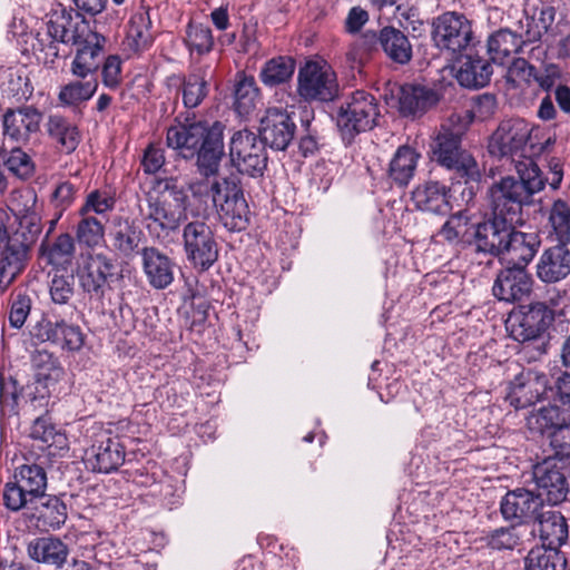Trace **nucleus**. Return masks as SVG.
Returning a JSON list of instances; mask_svg holds the SVG:
<instances>
[{"label":"nucleus","mask_w":570,"mask_h":570,"mask_svg":"<svg viewBox=\"0 0 570 570\" xmlns=\"http://www.w3.org/2000/svg\"><path fill=\"white\" fill-rule=\"evenodd\" d=\"M469 224L468 216L459 212L451 215L448 220L443 224L438 233V236L448 243H458L462 236L466 233V226Z\"/></svg>","instance_id":"052dcab7"},{"label":"nucleus","mask_w":570,"mask_h":570,"mask_svg":"<svg viewBox=\"0 0 570 570\" xmlns=\"http://www.w3.org/2000/svg\"><path fill=\"white\" fill-rule=\"evenodd\" d=\"M188 196L177 179L158 183L155 193H148L140 215L149 235L160 244L174 242L183 223L187 220Z\"/></svg>","instance_id":"7ed1b4c3"},{"label":"nucleus","mask_w":570,"mask_h":570,"mask_svg":"<svg viewBox=\"0 0 570 570\" xmlns=\"http://www.w3.org/2000/svg\"><path fill=\"white\" fill-rule=\"evenodd\" d=\"M142 268L150 286L156 289L168 287L174 281V262L155 247L141 250Z\"/></svg>","instance_id":"7c9ffc66"},{"label":"nucleus","mask_w":570,"mask_h":570,"mask_svg":"<svg viewBox=\"0 0 570 570\" xmlns=\"http://www.w3.org/2000/svg\"><path fill=\"white\" fill-rule=\"evenodd\" d=\"M31 298L24 293H19L14 296L9 311V324L11 327L20 330L24 325L31 311Z\"/></svg>","instance_id":"0e129e2a"},{"label":"nucleus","mask_w":570,"mask_h":570,"mask_svg":"<svg viewBox=\"0 0 570 570\" xmlns=\"http://www.w3.org/2000/svg\"><path fill=\"white\" fill-rule=\"evenodd\" d=\"M338 92L336 73L326 61H306L297 73V94L304 101H331Z\"/></svg>","instance_id":"6e6552de"},{"label":"nucleus","mask_w":570,"mask_h":570,"mask_svg":"<svg viewBox=\"0 0 570 570\" xmlns=\"http://www.w3.org/2000/svg\"><path fill=\"white\" fill-rule=\"evenodd\" d=\"M493 73L489 60L479 56H465L456 70V80L466 88H481L489 83Z\"/></svg>","instance_id":"4c0bfd02"},{"label":"nucleus","mask_w":570,"mask_h":570,"mask_svg":"<svg viewBox=\"0 0 570 570\" xmlns=\"http://www.w3.org/2000/svg\"><path fill=\"white\" fill-rule=\"evenodd\" d=\"M165 165V150L159 144H149L144 151L141 167L145 174H157Z\"/></svg>","instance_id":"774afa93"},{"label":"nucleus","mask_w":570,"mask_h":570,"mask_svg":"<svg viewBox=\"0 0 570 570\" xmlns=\"http://www.w3.org/2000/svg\"><path fill=\"white\" fill-rule=\"evenodd\" d=\"M562 557L560 550L535 546L524 559L525 570H557Z\"/></svg>","instance_id":"3c124183"},{"label":"nucleus","mask_w":570,"mask_h":570,"mask_svg":"<svg viewBox=\"0 0 570 570\" xmlns=\"http://www.w3.org/2000/svg\"><path fill=\"white\" fill-rule=\"evenodd\" d=\"M543 507L541 494H535L524 488L508 491L500 502V511L505 521L515 524L535 520Z\"/></svg>","instance_id":"6ab92c4d"},{"label":"nucleus","mask_w":570,"mask_h":570,"mask_svg":"<svg viewBox=\"0 0 570 570\" xmlns=\"http://www.w3.org/2000/svg\"><path fill=\"white\" fill-rule=\"evenodd\" d=\"M530 125L520 118L505 119L500 122L489 140V153L498 158L514 160L521 157L530 138Z\"/></svg>","instance_id":"ddd939ff"},{"label":"nucleus","mask_w":570,"mask_h":570,"mask_svg":"<svg viewBox=\"0 0 570 570\" xmlns=\"http://www.w3.org/2000/svg\"><path fill=\"white\" fill-rule=\"evenodd\" d=\"M449 189L439 181H426L412 191L416 209L436 215H446L451 210Z\"/></svg>","instance_id":"473e14b6"},{"label":"nucleus","mask_w":570,"mask_h":570,"mask_svg":"<svg viewBox=\"0 0 570 570\" xmlns=\"http://www.w3.org/2000/svg\"><path fill=\"white\" fill-rule=\"evenodd\" d=\"M568 469L556 459H547L533 468V479L541 497L544 494L550 504L563 502L570 491L567 480Z\"/></svg>","instance_id":"f3484780"},{"label":"nucleus","mask_w":570,"mask_h":570,"mask_svg":"<svg viewBox=\"0 0 570 570\" xmlns=\"http://www.w3.org/2000/svg\"><path fill=\"white\" fill-rule=\"evenodd\" d=\"M185 42L190 50L196 51L198 55L208 53L214 47L212 29L203 23H189L186 30Z\"/></svg>","instance_id":"864d4df0"},{"label":"nucleus","mask_w":570,"mask_h":570,"mask_svg":"<svg viewBox=\"0 0 570 570\" xmlns=\"http://www.w3.org/2000/svg\"><path fill=\"white\" fill-rule=\"evenodd\" d=\"M296 125L285 109L268 108L261 119L259 138L275 150H285L295 137Z\"/></svg>","instance_id":"2eb2a0df"},{"label":"nucleus","mask_w":570,"mask_h":570,"mask_svg":"<svg viewBox=\"0 0 570 570\" xmlns=\"http://www.w3.org/2000/svg\"><path fill=\"white\" fill-rule=\"evenodd\" d=\"M569 274L570 250L566 244H557L543 250L537 264V276L541 282L558 283Z\"/></svg>","instance_id":"cd10ccee"},{"label":"nucleus","mask_w":570,"mask_h":570,"mask_svg":"<svg viewBox=\"0 0 570 570\" xmlns=\"http://www.w3.org/2000/svg\"><path fill=\"white\" fill-rule=\"evenodd\" d=\"M546 374L534 371H522L510 383L507 399L515 409H524L540 401L547 393Z\"/></svg>","instance_id":"5701e85b"},{"label":"nucleus","mask_w":570,"mask_h":570,"mask_svg":"<svg viewBox=\"0 0 570 570\" xmlns=\"http://www.w3.org/2000/svg\"><path fill=\"white\" fill-rule=\"evenodd\" d=\"M532 284V277L525 267L511 265L499 272L492 291L498 299L514 303L530 296Z\"/></svg>","instance_id":"412c9836"},{"label":"nucleus","mask_w":570,"mask_h":570,"mask_svg":"<svg viewBox=\"0 0 570 570\" xmlns=\"http://www.w3.org/2000/svg\"><path fill=\"white\" fill-rule=\"evenodd\" d=\"M541 245L537 232L515 230L511 226L500 259L513 266L525 267L535 256Z\"/></svg>","instance_id":"bb28decb"},{"label":"nucleus","mask_w":570,"mask_h":570,"mask_svg":"<svg viewBox=\"0 0 570 570\" xmlns=\"http://www.w3.org/2000/svg\"><path fill=\"white\" fill-rule=\"evenodd\" d=\"M47 489V470L39 463L26 462L14 469L12 480L4 484L3 505L11 512L31 509L43 498Z\"/></svg>","instance_id":"39448f33"},{"label":"nucleus","mask_w":570,"mask_h":570,"mask_svg":"<svg viewBox=\"0 0 570 570\" xmlns=\"http://www.w3.org/2000/svg\"><path fill=\"white\" fill-rule=\"evenodd\" d=\"M41 233V226L36 214L24 215L20 220L19 227L10 234V236H18L23 244L31 248L36 243L39 234Z\"/></svg>","instance_id":"69168bd1"},{"label":"nucleus","mask_w":570,"mask_h":570,"mask_svg":"<svg viewBox=\"0 0 570 570\" xmlns=\"http://www.w3.org/2000/svg\"><path fill=\"white\" fill-rule=\"evenodd\" d=\"M181 237L186 258L195 268L207 271L217 262L218 244L205 219L187 222Z\"/></svg>","instance_id":"1a4fd4ad"},{"label":"nucleus","mask_w":570,"mask_h":570,"mask_svg":"<svg viewBox=\"0 0 570 570\" xmlns=\"http://www.w3.org/2000/svg\"><path fill=\"white\" fill-rule=\"evenodd\" d=\"M76 238L68 233L60 234L48 250L49 263L59 264L68 262L76 249Z\"/></svg>","instance_id":"e2e57ef3"},{"label":"nucleus","mask_w":570,"mask_h":570,"mask_svg":"<svg viewBox=\"0 0 570 570\" xmlns=\"http://www.w3.org/2000/svg\"><path fill=\"white\" fill-rule=\"evenodd\" d=\"M379 115L377 104L371 94L363 90L353 92L337 111L336 122L343 140L350 144L356 135L371 130Z\"/></svg>","instance_id":"423d86ee"},{"label":"nucleus","mask_w":570,"mask_h":570,"mask_svg":"<svg viewBox=\"0 0 570 570\" xmlns=\"http://www.w3.org/2000/svg\"><path fill=\"white\" fill-rule=\"evenodd\" d=\"M116 206V197L108 190L94 189L87 194L83 204L78 210L79 216L105 215Z\"/></svg>","instance_id":"603ef678"},{"label":"nucleus","mask_w":570,"mask_h":570,"mask_svg":"<svg viewBox=\"0 0 570 570\" xmlns=\"http://www.w3.org/2000/svg\"><path fill=\"white\" fill-rule=\"evenodd\" d=\"M421 155L407 145L400 146L390 160L387 178L397 187H406L414 178Z\"/></svg>","instance_id":"c9c22d12"},{"label":"nucleus","mask_w":570,"mask_h":570,"mask_svg":"<svg viewBox=\"0 0 570 570\" xmlns=\"http://www.w3.org/2000/svg\"><path fill=\"white\" fill-rule=\"evenodd\" d=\"M144 233L136 223L122 216L112 219L109 238L112 248L124 257H131L138 252Z\"/></svg>","instance_id":"2f4dec72"},{"label":"nucleus","mask_w":570,"mask_h":570,"mask_svg":"<svg viewBox=\"0 0 570 570\" xmlns=\"http://www.w3.org/2000/svg\"><path fill=\"white\" fill-rule=\"evenodd\" d=\"M208 95V81L202 71L185 77L181 85L183 102L186 108L198 107Z\"/></svg>","instance_id":"8fccbe9b"},{"label":"nucleus","mask_w":570,"mask_h":570,"mask_svg":"<svg viewBox=\"0 0 570 570\" xmlns=\"http://www.w3.org/2000/svg\"><path fill=\"white\" fill-rule=\"evenodd\" d=\"M124 460L125 452L119 441L105 432L86 451V464L95 472L110 473L117 470Z\"/></svg>","instance_id":"b1692460"},{"label":"nucleus","mask_w":570,"mask_h":570,"mask_svg":"<svg viewBox=\"0 0 570 570\" xmlns=\"http://www.w3.org/2000/svg\"><path fill=\"white\" fill-rule=\"evenodd\" d=\"M511 226L515 224L503 222L488 214L485 220L479 223L474 233V245L478 252L501 257Z\"/></svg>","instance_id":"a878e982"},{"label":"nucleus","mask_w":570,"mask_h":570,"mask_svg":"<svg viewBox=\"0 0 570 570\" xmlns=\"http://www.w3.org/2000/svg\"><path fill=\"white\" fill-rule=\"evenodd\" d=\"M432 27L434 45L453 53L466 49L473 38L471 21L464 14L454 11L440 14L434 19Z\"/></svg>","instance_id":"f8f14e48"},{"label":"nucleus","mask_w":570,"mask_h":570,"mask_svg":"<svg viewBox=\"0 0 570 570\" xmlns=\"http://www.w3.org/2000/svg\"><path fill=\"white\" fill-rule=\"evenodd\" d=\"M98 89V81L91 77L85 81L73 80L60 88L58 100L62 106L71 107L89 100Z\"/></svg>","instance_id":"de8ad7c7"},{"label":"nucleus","mask_w":570,"mask_h":570,"mask_svg":"<svg viewBox=\"0 0 570 570\" xmlns=\"http://www.w3.org/2000/svg\"><path fill=\"white\" fill-rule=\"evenodd\" d=\"M29 558L38 563L61 569L69 557V546L60 538L48 535L32 539L27 546Z\"/></svg>","instance_id":"c85d7f7f"},{"label":"nucleus","mask_w":570,"mask_h":570,"mask_svg":"<svg viewBox=\"0 0 570 570\" xmlns=\"http://www.w3.org/2000/svg\"><path fill=\"white\" fill-rule=\"evenodd\" d=\"M63 495L46 493L41 500L31 509L22 511L37 521L38 525L51 530L60 529L68 519L67 505L62 500Z\"/></svg>","instance_id":"c756f323"},{"label":"nucleus","mask_w":570,"mask_h":570,"mask_svg":"<svg viewBox=\"0 0 570 570\" xmlns=\"http://www.w3.org/2000/svg\"><path fill=\"white\" fill-rule=\"evenodd\" d=\"M4 165L12 174L19 178H29L35 170L31 157L20 147L12 148L9 156L4 159Z\"/></svg>","instance_id":"bf43d9fd"},{"label":"nucleus","mask_w":570,"mask_h":570,"mask_svg":"<svg viewBox=\"0 0 570 570\" xmlns=\"http://www.w3.org/2000/svg\"><path fill=\"white\" fill-rule=\"evenodd\" d=\"M550 438V444L554 451L553 459L558 462L570 459V421L553 431Z\"/></svg>","instance_id":"338daca9"},{"label":"nucleus","mask_w":570,"mask_h":570,"mask_svg":"<svg viewBox=\"0 0 570 570\" xmlns=\"http://www.w3.org/2000/svg\"><path fill=\"white\" fill-rule=\"evenodd\" d=\"M112 259L104 253L82 252L77 262L76 275L80 287L91 297L102 298L114 277Z\"/></svg>","instance_id":"9b49d317"},{"label":"nucleus","mask_w":570,"mask_h":570,"mask_svg":"<svg viewBox=\"0 0 570 570\" xmlns=\"http://www.w3.org/2000/svg\"><path fill=\"white\" fill-rule=\"evenodd\" d=\"M521 543V535L514 525L500 528L488 537V546L497 550H512Z\"/></svg>","instance_id":"680f3d73"},{"label":"nucleus","mask_w":570,"mask_h":570,"mask_svg":"<svg viewBox=\"0 0 570 570\" xmlns=\"http://www.w3.org/2000/svg\"><path fill=\"white\" fill-rule=\"evenodd\" d=\"M75 226V238L79 246L95 249L105 239V225L94 215L79 216Z\"/></svg>","instance_id":"a18cd8bd"},{"label":"nucleus","mask_w":570,"mask_h":570,"mask_svg":"<svg viewBox=\"0 0 570 570\" xmlns=\"http://www.w3.org/2000/svg\"><path fill=\"white\" fill-rule=\"evenodd\" d=\"M31 336L40 343L49 342L68 351H79L83 345L80 327L65 320L52 321L43 316L32 327Z\"/></svg>","instance_id":"a211bd4d"},{"label":"nucleus","mask_w":570,"mask_h":570,"mask_svg":"<svg viewBox=\"0 0 570 570\" xmlns=\"http://www.w3.org/2000/svg\"><path fill=\"white\" fill-rule=\"evenodd\" d=\"M30 436L48 446L60 444L65 439L56 429L48 414L41 415L33 421L30 430Z\"/></svg>","instance_id":"4d7b16f0"},{"label":"nucleus","mask_w":570,"mask_h":570,"mask_svg":"<svg viewBox=\"0 0 570 570\" xmlns=\"http://www.w3.org/2000/svg\"><path fill=\"white\" fill-rule=\"evenodd\" d=\"M524 33L522 22L519 20L513 26L492 33L488 39V52L491 60L501 66L509 63L512 55L519 52L522 46L532 43L525 40Z\"/></svg>","instance_id":"393cba45"},{"label":"nucleus","mask_w":570,"mask_h":570,"mask_svg":"<svg viewBox=\"0 0 570 570\" xmlns=\"http://www.w3.org/2000/svg\"><path fill=\"white\" fill-rule=\"evenodd\" d=\"M295 60L288 56H278L267 60L261 69L259 79L267 87H275L292 79Z\"/></svg>","instance_id":"37998d69"},{"label":"nucleus","mask_w":570,"mask_h":570,"mask_svg":"<svg viewBox=\"0 0 570 570\" xmlns=\"http://www.w3.org/2000/svg\"><path fill=\"white\" fill-rule=\"evenodd\" d=\"M549 236L558 244L570 243V206L563 199L553 202L548 217Z\"/></svg>","instance_id":"c03bdc74"},{"label":"nucleus","mask_w":570,"mask_h":570,"mask_svg":"<svg viewBox=\"0 0 570 570\" xmlns=\"http://www.w3.org/2000/svg\"><path fill=\"white\" fill-rule=\"evenodd\" d=\"M380 48L386 57L399 65H406L413 56L407 36L400 29L386 26L379 31Z\"/></svg>","instance_id":"e433bc0d"},{"label":"nucleus","mask_w":570,"mask_h":570,"mask_svg":"<svg viewBox=\"0 0 570 570\" xmlns=\"http://www.w3.org/2000/svg\"><path fill=\"white\" fill-rule=\"evenodd\" d=\"M126 41L135 52L146 50L151 46L154 36L148 9L141 8L130 17Z\"/></svg>","instance_id":"58836bf2"},{"label":"nucleus","mask_w":570,"mask_h":570,"mask_svg":"<svg viewBox=\"0 0 570 570\" xmlns=\"http://www.w3.org/2000/svg\"><path fill=\"white\" fill-rule=\"evenodd\" d=\"M539 522V537L541 546L559 550L567 543L569 538V527L561 512L548 510L540 513L537 519Z\"/></svg>","instance_id":"f704fd0d"},{"label":"nucleus","mask_w":570,"mask_h":570,"mask_svg":"<svg viewBox=\"0 0 570 570\" xmlns=\"http://www.w3.org/2000/svg\"><path fill=\"white\" fill-rule=\"evenodd\" d=\"M75 46L77 50L70 65L71 75L78 79L91 78L104 58L106 38L94 31Z\"/></svg>","instance_id":"4be33fe9"},{"label":"nucleus","mask_w":570,"mask_h":570,"mask_svg":"<svg viewBox=\"0 0 570 570\" xmlns=\"http://www.w3.org/2000/svg\"><path fill=\"white\" fill-rule=\"evenodd\" d=\"M570 421V416L559 405L542 406L533 412L527 419V425L530 431L538 434H550Z\"/></svg>","instance_id":"a19ab883"},{"label":"nucleus","mask_w":570,"mask_h":570,"mask_svg":"<svg viewBox=\"0 0 570 570\" xmlns=\"http://www.w3.org/2000/svg\"><path fill=\"white\" fill-rule=\"evenodd\" d=\"M47 131L66 153H72L80 142L78 127L60 115H50L47 121Z\"/></svg>","instance_id":"79ce46f5"},{"label":"nucleus","mask_w":570,"mask_h":570,"mask_svg":"<svg viewBox=\"0 0 570 570\" xmlns=\"http://www.w3.org/2000/svg\"><path fill=\"white\" fill-rule=\"evenodd\" d=\"M439 99V94L432 88L405 85L399 98L400 111L403 116L420 117L434 107Z\"/></svg>","instance_id":"72a5a7b5"},{"label":"nucleus","mask_w":570,"mask_h":570,"mask_svg":"<svg viewBox=\"0 0 570 570\" xmlns=\"http://www.w3.org/2000/svg\"><path fill=\"white\" fill-rule=\"evenodd\" d=\"M30 249L18 236H8L0 250V293H4L23 273L30 259Z\"/></svg>","instance_id":"aec40b11"},{"label":"nucleus","mask_w":570,"mask_h":570,"mask_svg":"<svg viewBox=\"0 0 570 570\" xmlns=\"http://www.w3.org/2000/svg\"><path fill=\"white\" fill-rule=\"evenodd\" d=\"M234 107L242 117L248 116L259 101V89L253 77H242L235 85Z\"/></svg>","instance_id":"09e8293b"},{"label":"nucleus","mask_w":570,"mask_h":570,"mask_svg":"<svg viewBox=\"0 0 570 570\" xmlns=\"http://www.w3.org/2000/svg\"><path fill=\"white\" fill-rule=\"evenodd\" d=\"M70 12L71 9H67L61 4L52 9L47 21V32L43 36L38 35L37 40L40 49L47 51L46 55L50 56V62H53L59 57L57 39L65 24L69 23Z\"/></svg>","instance_id":"ea45409f"},{"label":"nucleus","mask_w":570,"mask_h":570,"mask_svg":"<svg viewBox=\"0 0 570 570\" xmlns=\"http://www.w3.org/2000/svg\"><path fill=\"white\" fill-rule=\"evenodd\" d=\"M32 364L42 380H58L62 374L58 358L48 351H37L32 355Z\"/></svg>","instance_id":"13d9d810"},{"label":"nucleus","mask_w":570,"mask_h":570,"mask_svg":"<svg viewBox=\"0 0 570 570\" xmlns=\"http://www.w3.org/2000/svg\"><path fill=\"white\" fill-rule=\"evenodd\" d=\"M554 321V312L546 303L537 302L523 306L510 317L507 328L518 342L537 340L542 336Z\"/></svg>","instance_id":"4468645a"},{"label":"nucleus","mask_w":570,"mask_h":570,"mask_svg":"<svg viewBox=\"0 0 570 570\" xmlns=\"http://www.w3.org/2000/svg\"><path fill=\"white\" fill-rule=\"evenodd\" d=\"M464 124L461 115H452L449 124L442 125L430 144L431 159L440 166L453 170L465 181L480 178V168L474 157L462 148V136L472 117L466 114Z\"/></svg>","instance_id":"20e7f679"},{"label":"nucleus","mask_w":570,"mask_h":570,"mask_svg":"<svg viewBox=\"0 0 570 570\" xmlns=\"http://www.w3.org/2000/svg\"><path fill=\"white\" fill-rule=\"evenodd\" d=\"M519 22H522L527 41L532 43L540 40L542 35L546 33L556 18V9L552 6H542L538 18L529 17L523 11L517 12Z\"/></svg>","instance_id":"49530a36"},{"label":"nucleus","mask_w":570,"mask_h":570,"mask_svg":"<svg viewBox=\"0 0 570 570\" xmlns=\"http://www.w3.org/2000/svg\"><path fill=\"white\" fill-rule=\"evenodd\" d=\"M50 298L55 304H68L75 294V275L73 274H53L49 283Z\"/></svg>","instance_id":"6e6d98bb"},{"label":"nucleus","mask_w":570,"mask_h":570,"mask_svg":"<svg viewBox=\"0 0 570 570\" xmlns=\"http://www.w3.org/2000/svg\"><path fill=\"white\" fill-rule=\"evenodd\" d=\"M92 32L86 20L80 19V13L73 14L71 10L69 23L65 24L62 31L59 33L57 45L65 43L75 46Z\"/></svg>","instance_id":"5fc2aeb1"},{"label":"nucleus","mask_w":570,"mask_h":570,"mask_svg":"<svg viewBox=\"0 0 570 570\" xmlns=\"http://www.w3.org/2000/svg\"><path fill=\"white\" fill-rule=\"evenodd\" d=\"M224 129L220 121H176L167 129L166 144L185 159L197 156L199 171L205 176L217 174L224 151Z\"/></svg>","instance_id":"f03ea898"},{"label":"nucleus","mask_w":570,"mask_h":570,"mask_svg":"<svg viewBox=\"0 0 570 570\" xmlns=\"http://www.w3.org/2000/svg\"><path fill=\"white\" fill-rule=\"evenodd\" d=\"M213 202L224 226L232 232L247 227L249 209L237 176L225 177L212 186Z\"/></svg>","instance_id":"0eeeda50"},{"label":"nucleus","mask_w":570,"mask_h":570,"mask_svg":"<svg viewBox=\"0 0 570 570\" xmlns=\"http://www.w3.org/2000/svg\"><path fill=\"white\" fill-rule=\"evenodd\" d=\"M41 121L42 112L31 105L8 109L3 114V134L17 144L27 145L38 138Z\"/></svg>","instance_id":"dca6fc26"},{"label":"nucleus","mask_w":570,"mask_h":570,"mask_svg":"<svg viewBox=\"0 0 570 570\" xmlns=\"http://www.w3.org/2000/svg\"><path fill=\"white\" fill-rule=\"evenodd\" d=\"M515 170L518 177H501L488 189L489 214L513 224L522 220L523 207L544 188L541 169L533 159L523 157L515 161Z\"/></svg>","instance_id":"f257e3e1"},{"label":"nucleus","mask_w":570,"mask_h":570,"mask_svg":"<svg viewBox=\"0 0 570 570\" xmlns=\"http://www.w3.org/2000/svg\"><path fill=\"white\" fill-rule=\"evenodd\" d=\"M229 156L234 166L242 174L261 177L267 167L266 145L254 132L244 129L230 138Z\"/></svg>","instance_id":"9d476101"}]
</instances>
